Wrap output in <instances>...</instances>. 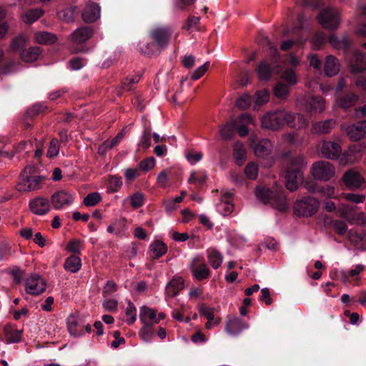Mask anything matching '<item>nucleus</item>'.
I'll use <instances>...</instances> for the list:
<instances>
[{"mask_svg":"<svg viewBox=\"0 0 366 366\" xmlns=\"http://www.w3.org/2000/svg\"><path fill=\"white\" fill-rule=\"evenodd\" d=\"M209 64V61H207L203 65L198 67L192 74V79L193 80H197L201 78L208 69Z\"/></svg>","mask_w":366,"mask_h":366,"instance_id":"0e129e2a","label":"nucleus"},{"mask_svg":"<svg viewBox=\"0 0 366 366\" xmlns=\"http://www.w3.org/2000/svg\"><path fill=\"white\" fill-rule=\"evenodd\" d=\"M191 271L198 281L208 279L210 276V270L205 263H201L199 265L193 264L191 266Z\"/></svg>","mask_w":366,"mask_h":366,"instance_id":"a878e982","label":"nucleus"},{"mask_svg":"<svg viewBox=\"0 0 366 366\" xmlns=\"http://www.w3.org/2000/svg\"><path fill=\"white\" fill-rule=\"evenodd\" d=\"M199 23V17L194 16H189L186 22L182 26V29L185 30H189L192 27L196 26Z\"/></svg>","mask_w":366,"mask_h":366,"instance_id":"69168bd1","label":"nucleus"},{"mask_svg":"<svg viewBox=\"0 0 366 366\" xmlns=\"http://www.w3.org/2000/svg\"><path fill=\"white\" fill-rule=\"evenodd\" d=\"M75 194L66 190L55 192L51 197V204L55 209H60L66 206L71 205L74 200Z\"/></svg>","mask_w":366,"mask_h":366,"instance_id":"9d476101","label":"nucleus"},{"mask_svg":"<svg viewBox=\"0 0 366 366\" xmlns=\"http://www.w3.org/2000/svg\"><path fill=\"white\" fill-rule=\"evenodd\" d=\"M154 325L152 322L144 324V326L139 330V336L146 342H150L154 337L156 330Z\"/></svg>","mask_w":366,"mask_h":366,"instance_id":"473e14b6","label":"nucleus"},{"mask_svg":"<svg viewBox=\"0 0 366 366\" xmlns=\"http://www.w3.org/2000/svg\"><path fill=\"white\" fill-rule=\"evenodd\" d=\"M94 31L91 26H86L76 29L71 34L72 41L76 44H82L89 39Z\"/></svg>","mask_w":366,"mask_h":366,"instance_id":"6ab92c4d","label":"nucleus"},{"mask_svg":"<svg viewBox=\"0 0 366 366\" xmlns=\"http://www.w3.org/2000/svg\"><path fill=\"white\" fill-rule=\"evenodd\" d=\"M271 146L269 140L265 139L260 140L254 148L255 155L259 157H266L270 152Z\"/></svg>","mask_w":366,"mask_h":366,"instance_id":"cd10ccee","label":"nucleus"},{"mask_svg":"<svg viewBox=\"0 0 366 366\" xmlns=\"http://www.w3.org/2000/svg\"><path fill=\"white\" fill-rule=\"evenodd\" d=\"M100 16V6L96 2H90L84 8L82 13L84 21L91 23L97 21Z\"/></svg>","mask_w":366,"mask_h":366,"instance_id":"a211bd4d","label":"nucleus"},{"mask_svg":"<svg viewBox=\"0 0 366 366\" xmlns=\"http://www.w3.org/2000/svg\"><path fill=\"white\" fill-rule=\"evenodd\" d=\"M320 152L322 157L335 160L340 157L342 148L337 142L325 140L321 144Z\"/></svg>","mask_w":366,"mask_h":366,"instance_id":"f8f14e48","label":"nucleus"},{"mask_svg":"<svg viewBox=\"0 0 366 366\" xmlns=\"http://www.w3.org/2000/svg\"><path fill=\"white\" fill-rule=\"evenodd\" d=\"M37 168L34 166H26L19 177L16 186L18 191L21 192H32L40 189L46 180L44 175H37Z\"/></svg>","mask_w":366,"mask_h":366,"instance_id":"7ed1b4c3","label":"nucleus"},{"mask_svg":"<svg viewBox=\"0 0 366 366\" xmlns=\"http://www.w3.org/2000/svg\"><path fill=\"white\" fill-rule=\"evenodd\" d=\"M149 250L153 253L152 257L158 259L167 252V246L161 240H155L150 244Z\"/></svg>","mask_w":366,"mask_h":366,"instance_id":"7c9ffc66","label":"nucleus"},{"mask_svg":"<svg viewBox=\"0 0 366 366\" xmlns=\"http://www.w3.org/2000/svg\"><path fill=\"white\" fill-rule=\"evenodd\" d=\"M233 156L238 165H242L246 159V149L243 144L237 142L234 145Z\"/></svg>","mask_w":366,"mask_h":366,"instance_id":"e433bc0d","label":"nucleus"},{"mask_svg":"<svg viewBox=\"0 0 366 366\" xmlns=\"http://www.w3.org/2000/svg\"><path fill=\"white\" fill-rule=\"evenodd\" d=\"M325 74L328 76H333L340 70L338 60L332 55H329L325 59L324 66Z\"/></svg>","mask_w":366,"mask_h":366,"instance_id":"393cba45","label":"nucleus"},{"mask_svg":"<svg viewBox=\"0 0 366 366\" xmlns=\"http://www.w3.org/2000/svg\"><path fill=\"white\" fill-rule=\"evenodd\" d=\"M328 40L330 44L336 49H342L344 51H348L352 45V40L347 34L341 38L337 37L335 34L327 36L322 31L316 32L312 39V46L315 49H320L322 46Z\"/></svg>","mask_w":366,"mask_h":366,"instance_id":"39448f33","label":"nucleus"},{"mask_svg":"<svg viewBox=\"0 0 366 366\" xmlns=\"http://www.w3.org/2000/svg\"><path fill=\"white\" fill-rule=\"evenodd\" d=\"M140 79L139 75L132 76L131 78H127L124 81L122 82V87L123 89L131 91L133 89L134 85L137 84Z\"/></svg>","mask_w":366,"mask_h":366,"instance_id":"6e6d98bb","label":"nucleus"},{"mask_svg":"<svg viewBox=\"0 0 366 366\" xmlns=\"http://www.w3.org/2000/svg\"><path fill=\"white\" fill-rule=\"evenodd\" d=\"M207 253L210 265L214 269L219 268L221 266L223 259V257L221 253L214 249H208Z\"/></svg>","mask_w":366,"mask_h":366,"instance_id":"c9c22d12","label":"nucleus"},{"mask_svg":"<svg viewBox=\"0 0 366 366\" xmlns=\"http://www.w3.org/2000/svg\"><path fill=\"white\" fill-rule=\"evenodd\" d=\"M81 266V259L75 254L71 255L70 257H67L64 263L65 269L72 273L77 272L80 269Z\"/></svg>","mask_w":366,"mask_h":366,"instance_id":"72a5a7b5","label":"nucleus"},{"mask_svg":"<svg viewBox=\"0 0 366 366\" xmlns=\"http://www.w3.org/2000/svg\"><path fill=\"white\" fill-rule=\"evenodd\" d=\"M236 131V122L227 123L220 129V135L226 141L233 138Z\"/></svg>","mask_w":366,"mask_h":366,"instance_id":"58836bf2","label":"nucleus"},{"mask_svg":"<svg viewBox=\"0 0 366 366\" xmlns=\"http://www.w3.org/2000/svg\"><path fill=\"white\" fill-rule=\"evenodd\" d=\"M247 327V325L242 319L233 317L227 322L225 330L232 335H237Z\"/></svg>","mask_w":366,"mask_h":366,"instance_id":"412c9836","label":"nucleus"},{"mask_svg":"<svg viewBox=\"0 0 366 366\" xmlns=\"http://www.w3.org/2000/svg\"><path fill=\"white\" fill-rule=\"evenodd\" d=\"M199 312L202 316H204L209 321L216 320L213 313V308L208 307L204 303L199 305Z\"/></svg>","mask_w":366,"mask_h":366,"instance_id":"09e8293b","label":"nucleus"},{"mask_svg":"<svg viewBox=\"0 0 366 366\" xmlns=\"http://www.w3.org/2000/svg\"><path fill=\"white\" fill-rule=\"evenodd\" d=\"M80 244L81 242L74 239L68 243L66 248L69 252H73L76 255V254H80Z\"/></svg>","mask_w":366,"mask_h":366,"instance_id":"774afa93","label":"nucleus"},{"mask_svg":"<svg viewBox=\"0 0 366 366\" xmlns=\"http://www.w3.org/2000/svg\"><path fill=\"white\" fill-rule=\"evenodd\" d=\"M317 19L319 23L328 30H335L340 24L339 13L332 7L322 9L319 13Z\"/></svg>","mask_w":366,"mask_h":366,"instance_id":"0eeeda50","label":"nucleus"},{"mask_svg":"<svg viewBox=\"0 0 366 366\" xmlns=\"http://www.w3.org/2000/svg\"><path fill=\"white\" fill-rule=\"evenodd\" d=\"M284 83L289 86L295 85L297 82V78L295 71L292 69H287L282 75Z\"/></svg>","mask_w":366,"mask_h":366,"instance_id":"a18cd8bd","label":"nucleus"},{"mask_svg":"<svg viewBox=\"0 0 366 366\" xmlns=\"http://www.w3.org/2000/svg\"><path fill=\"white\" fill-rule=\"evenodd\" d=\"M253 102V97L247 94L241 96L236 102V106L242 109L249 108Z\"/></svg>","mask_w":366,"mask_h":366,"instance_id":"c03bdc74","label":"nucleus"},{"mask_svg":"<svg viewBox=\"0 0 366 366\" xmlns=\"http://www.w3.org/2000/svg\"><path fill=\"white\" fill-rule=\"evenodd\" d=\"M84 321L81 319L71 317L68 320L67 327L69 333L74 336H81L84 334Z\"/></svg>","mask_w":366,"mask_h":366,"instance_id":"b1692460","label":"nucleus"},{"mask_svg":"<svg viewBox=\"0 0 366 366\" xmlns=\"http://www.w3.org/2000/svg\"><path fill=\"white\" fill-rule=\"evenodd\" d=\"M296 114L285 109L267 112L261 119L262 126L271 130H278L285 124L295 127Z\"/></svg>","mask_w":366,"mask_h":366,"instance_id":"f257e3e1","label":"nucleus"},{"mask_svg":"<svg viewBox=\"0 0 366 366\" xmlns=\"http://www.w3.org/2000/svg\"><path fill=\"white\" fill-rule=\"evenodd\" d=\"M258 167L254 163H249L244 169L247 177L250 179H254L257 176Z\"/></svg>","mask_w":366,"mask_h":366,"instance_id":"bf43d9fd","label":"nucleus"},{"mask_svg":"<svg viewBox=\"0 0 366 366\" xmlns=\"http://www.w3.org/2000/svg\"><path fill=\"white\" fill-rule=\"evenodd\" d=\"M139 49L141 53L147 56L157 55L162 50L154 41L153 42L147 43L144 47L139 46Z\"/></svg>","mask_w":366,"mask_h":366,"instance_id":"a19ab883","label":"nucleus"},{"mask_svg":"<svg viewBox=\"0 0 366 366\" xmlns=\"http://www.w3.org/2000/svg\"><path fill=\"white\" fill-rule=\"evenodd\" d=\"M122 186V179L121 177L112 175L109 177L108 182V190L110 192H118Z\"/></svg>","mask_w":366,"mask_h":366,"instance_id":"79ce46f5","label":"nucleus"},{"mask_svg":"<svg viewBox=\"0 0 366 366\" xmlns=\"http://www.w3.org/2000/svg\"><path fill=\"white\" fill-rule=\"evenodd\" d=\"M359 100V96L352 92H342L337 95V105L346 110L354 107Z\"/></svg>","mask_w":366,"mask_h":366,"instance_id":"4468645a","label":"nucleus"},{"mask_svg":"<svg viewBox=\"0 0 366 366\" xmlns=\"http://www.w3.org/2000/svg\"><path fill=\"white\" fill-rule=\"evenodd\" d=\"M11 255V246L6 242H0V261L7 260Z\"/></svg>","mask_w":366,"mask_h":366,"instance_id":"603ef678","label":"nucleus"},{"mask_svg":"<svg viewBox=\"0 0 366 366\" xmlns=\"http://www.w3.org/2000/svg\"><path fill=\"white\" fill-rule=\"evenodd\" d=\"M144 203V195L136 192L131 197V204L134 208L141 207Z\"/></svg>","mask_w":366,"mask_h":366,"instance_id":"13d9d810","label":"nucleus"},{"mask_svg":"<svg viewBox=\"0 0 366 366\" xmlns=\"http://www.w3.org/2000/svg\"><path fill=\"white\" fill-rule=\"evenodd\" d=\"M253 97L254 109L258 110L263 104L269 102V92L267 89L257 91Z\"/></svg>","mask_w":366,"mask_h":366,"instance_id":"2f4dec72","label":"nucleus"},{"mask_svg":"<svg viewBox=\"0 0 366 366\" xmlns=\"http://www.w3.org/2000/svg\"><path fill=\"white\" fill-rule=\"evenodd\" d=\"M117 290V285L113 280H108L104 287L102 294L104 297H107Z\"/></svg>","mask_w":366,"mask_h":366,"instance_id":"052dcab7","label":"nucleus"},{"mask_svg":"<svg viewBox=\"0 0 366 366\" xmlns=\"http://www.w3.org/2000/svg\"><path fill=\"white\" fill-rule=\"evenodd\" d=\"M325 99L320 96L310 98L306 104V110L310 115L320 113L325 109Z\"/></svg>","mask_w":366,"mask_h":366,"instance_id":"aec40b11","label":"nucleus"},{"mask_svg":"<svg viewBox=\"0 0 366 366\" xmlns=\"http://www.w3.org/2000/svg\"><path fill=\"white\" fill-rule=\"evenodd\" d=\"M126 315L128 317H129V319L127 320V324L132 325L137 319V315L136 307L130 300L128 301V306L126 309Z\"/></svg>","mask_w":366,"mask_h":366,"instance_id":"3c124183","label":"nucleus"},{"mask_svg":"<svg viewBox=\"0 0 366 366\" xmlns=\"http://www.w3.org/2000/svg\"><path fill=\"white\" fill-rule=\"evenodd\" d=\"M335 124L336 121L332 119L317 122L312 124L311 131L312 133L317 134H328L334 128Z\"/></svg>","mask_w":366,"mask_h":366,"instance_id":"5701e85b","label":"nucleus"},{"mask_svg":"<svg viewBox=\"0 0 366 366\" xmlns=\"http://www.w3.org/2000/svg\"><path fill=\"white\" fill-rule=\"evenodd\" d=\"M155 165V159L153 157H148L142 160L139 164L140 170L147 172L152 169Z\"/></svg>","mask_w":366,"mask_h":366,"instance_id":"864d4df0","label":"nucleus"},{"mask_svg":"<svg viewBox=\"0 0 366 366\" xmlns=\"http://www.w3.org/2000/svg\"><path fill=\"white\" fill-rule=\"evenodd\" d=\"M298 4L302 7H311L317 9L321 7V0H298Z\"/></svg>","mask_w":366,"mask_h":366,"instance_id":"e2e57ef3","label":"nucleus"},{"mask_svg":"<svg viewBox=\"0 0 366 366\" xmlns=\"http://www.w3.org/2000/svg\"><path fill=\"white\" fill-rule=\"evenodd\" d=\"M331 226L340 235H344L347 230V224L341 220H331Z\"/></svg>","mask_w":366,"mask_h":366,"instance_id":"8fccbe9b","label":"nucleus"},{"mask_svg":"<svg viewBox=\"0 0 366 366\" xmlns=\"http://www.w3.org/2000/svg\"><path fill=\"white\" fill-rule=\"evenodd\" d=\"M347 134L352 141H359L366 136V120L358 121L349 126Z\"/></svg>","mask_w":366,"mask_h":366,"instance_id":"dca6fc26","label":"nucleus"},{"mask_svg":"<svg viewBox=\"0 0 366 366\" xmlns=\"http://www.w3.org/2000/svg\"><path fill=\"white\" fill-rule=\"evenodd\" d=\"M41 54V49L39 46H32L29 49L22 50L20 54L23 61L31 62L36 60Z\"/></svg>","mask_w":366,"mask_h":366,"instance_id":"c756f323","label":"nucleus"},{"mask_svg":"<svg viewBox=\"0 0 366 366\" xmlns=\"http://www.w3.org/2000/svg\"><path fill=\"white\" fill-rule=\"evenodd\" d=\"M289 86L284 82H278L274 89L275 96L280 98L286 97L290 91Z\"/></svg>","mask_w":366,"mask_h":366,"instance_id":"de8ad7c7","label":"nucleus"},{"mask_svg":"<svg viewBox=\"0 0 366 366\" xmlns=\"http://www.w3.org/2000/svg\"><path fill=\"white\" fill-rule=\"evenodd\" d=\"M318 208L319 202L316 198L305 197L295 203L294 213L299 217H310L315 214Z\"/></svg>","mask_w":366,"mask_h":366,"instance_id":"423d86ee","label":"nucleus"},{"mask_svg":"<svg viewBox=\"0 0 366 366\" xmlns=\"http://www.w3.org/2000/svg\"><path fill=\"white\" fill-rule=\"evenodd\" d=\"M25 43L26 38L24 35H19L16 37H14L11 41V49L14 51H19L20 53L22 50L25 49Z\"/></svg>","mask_w":366,"mask_h":366,"instance_id":"37998d69","label":"nucleus"},{"mask_svg":"<svg viewBox=\"0 0 366 366\" xmlns=\"http://www.w3.org/2000/svg\"><path fill=\"white\" fill-rule=\"evenodd\" d=\"M156 317V311L147 306L140 308L139 318L143 324L154 323Z\"/></svg>","mask_w":366,"mask_h":366,"instance_id":"4c0bfd02","label":"nucleus"},{"mask_svg":"<svg viewBox=\"0 0 366 366\" xmlns=\"http://www.w3.org/2000/svg\"><path fill=\"white\" fill-rule=\"evenodd\" d=\"M4 333L6 338V343L19 342L21 339V331L14 328L11 325H6L4 327Z\"/></svg>","mask_w":366,"mask_h":366,"instance_id":"bb28decb","label":"nucleus"},{"mask_svg":"<svg viewBox=\"0 0 366 366\" xmlns=\"http://www.w3.org/2000/svg\"><path fill=\"white\" fill-rule=\"evenodd\" d=\"M311 172L315 179L328 181L335 175V167L326 161H318L313 163Z\"/></svg>","mask_w":366,"mask_h":366,"instance_id":"6e6552de","label":"nucleus"},{"mask_svg":"<svg viewBox=\"0 0 366 366\" xmlns=\"http://www.w3.org/2000/svg\"><path fill=\"white\" fill-rule=\"evenodd\" d=\"M256 71L261 80H269L272 76V68L267 61L263 60L257 66Z\"/></svg>","mask_w":366,"mask_h":366,"instance_id":"c85d7f7f","label":"nucleus"},{"mask_svg":"<svg viewBox=\"0 0 366 366\" xmlns=\"http://www.w3.org/2000/svg\"><path fill=\"white\" fill-rule=\"evenodd\" d=\"M29 207L32 213L44 216L50 211L51 203L46 198L37 197L29 201Z\"/></svg>","mask_w":366,"mask_h":366,"instance_id":"ddd939ff","label":"nucleus"},{"mask_svg":"<svg viewBox=\"0 0 366 366\" xmlns=\"http://www.w3.org/2000/svg\"><path fill=\"white\" fill-rule=\"evenodd\" d=\"M139 146L144 149H147L151 146V132L149 130H144L141 140L139 143Z\"/></svg>","mask_w":366,"mask_h":366,"instance_id":"680f3d73","label":"nucleus"},{"mask_svg":"<svg viewBox=\"0 0 366 366\" xmlns=\"http://www.w3.org/2000/svg\"><path fill=\"white\" fill-rule=\"evenodd\" d=\"M59 144L56 139H52L50 142L49 147L47 151V157L49 158H53L59 154Z\"/></svg>","mask_w":366,"mask_h":366,"instance_id":"5fc2aeb1","label":"nucleus"},{"mask_svg":"<svg viewBox=\"0 0 366 366\" xmlns=\"http://www.w3.org/2000/svg\"><path fill=\"white\" fill-rule=\"evenodd\" d=\"M342 182L347 188L355 189L360 188L364 183V178L358 172L350 169L344 174Z\"/></svg>","mask_w":366,"mask_h":366,"instance_id":"2eb2a0df","label":"nucleus"},{"mask_svg":"<svg viewBox=\"0 0 366 366\" xmlns=\"http://www.w3.org/2000/svg\"><path fill=\"white\" fill-rule=\"evenodd\" d=\"M35 41L41 44H54L57 40L56 36L47 31H39L34 35Z\"/></svg>","mask_w":366,"mask_h":366,"instance_id":"f704fd0d","label":"nucleus"},{"mask_svg":"<svg viewBox=\"0 0 366 366\" xmlns=\"http://www.w3.org/2000/svg\"><path fill=\"white\" fill-rule=\"evenodd\" d=\"M184 287V282L182 277L174 278L166 285L165 294L169 297L177 296Z\"/></svg>","mask_w":366,"mask_h":366,"instance_id":"4be33fe9","label":"nucleus"},{"mask_svg":"<svg viewBox=\"0 0 366 366\" xmlns=\"http://www.w3.org/2000/svg\"><path fill=\"white\" fill-rule=\"evenodd\" d=\"M305 165L302 155L292 157L286 169V187L291 192L297 189L303 180V167Z\"/></svg>","mask_w":366,"mask_h":366,"instance_id":"20e7f679","label":"nucleus"},{"mask_svg":"<svg viewBox=\"0 0 366 366\" xmlns=\"http://www.w3.org/2000/svg\"><path fill=\"white\" fill-rule=\"evenodd\" d=\"M140 172L138 169L128 168L124 172V176L127 182H132L138 177H139Z\"/></svg>","mask_w":366,"mask_h":366,"instance_id":"338daca9","label":"nucleus"},{"mask_svg":"<svg viewBox=\"0 0 366 366\" xmlns=\"http://www.w3.org/2000/svg\"><path fill=\"white\" fill-rule=\"evenodd\" d=\"M257 198L264 204H269L280 211H285L287 207L286 191L283 189H272L266 187H258L255 190Z\"/></svg>","mask_w":366,"mask_h":366,"instance_id":"f03ea898","label":"nucleus"},{"mask_svg":"<svg viewBox=\"0 0 366 366\" xmlns=\"http://www.w3.org/2000/svg\"><path fill=\"white\" fill-rule=\"evenodd\" d=\"M352 73L360 74L366 70V55L362 51H355L350 61Z\"/></svg>","mask_w":366,"mask_h":366,"instance_id":"f3484780","label":"nucleus"},{"mask_svg":"<svg viewBox=\"0 0 366 366\" xmlns=\"http://www.w3.org/2000/svg\"><path fill=\"white\" fill-rule=\"evenodd\" d=\"M101 201V196L97 192H92L87 194L83 201V203L86 207H92L97 204Z\"/></svg>","mask_w":366,"mask_h":366,"instance_id":"49530a36","label":"nucleus"},{"mask_svg":"<svg viewBox=\"0 0 366 366\" xmlns=\"http://www.w3.org/2000/svg\"><path fill=\"white\" fill-rule=\"evenodd\" d=\"M5 15L4 10L0 7V39H3L6 36L9 29L7 23L4 21Z\"/></svg>","mask_w":366,"mask_h":366,"instance_id":"4d7b16f0","label":"nucleus"},{"mask_svg":"<svg viewBox=\"0 0 366 366\" xmlns=\"http://www.w3.org/2000/svg\"><path fill=\"white\" fill-rule=\"evenodd\" d=\"M46 109V107L44 106L42 104H35L27 109L25 118L33 119L40 114L44 113Z\"/></svg>","mask_w":366,"mask_h":366,"instance_id":"ea45409f","label":"nucleus"},{"mask_svg":"<svg viewBox=\"0 0 366 366\" xmlns=\"http://www.w3.org/2000/svg\"><path fill=\"white\" fill-rule=\"evenodd\" d=\"M46 290V282L39 274H34L26 280V291L31 295H39Z\"/></svg>","mask_w":366,"mask_h":366,"instance_id":"9b49d317","label":"nucleus"},{"mask_svg":"<svg viewBox=\"0 0 366 366\" xmlns=\"http://www.w3.org/2000/svg\"><path fill=\"white\" fill-rule=\"evenodd\" d=\"M172 30L168 26H159L149 32L150 38L155 41L160 49H165L169 44Z\"/></svg>","mask_w":366,"mask_h":366,"instance_id":"1a4fd4ad","label":"nucleus"}]
</instances>
